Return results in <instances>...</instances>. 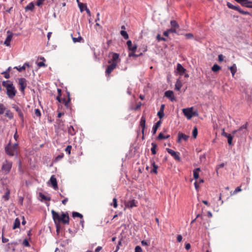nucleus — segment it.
<instances>
[{"mask_svg":"<svg viewBox=\"0 0 252 252\" xmlns=\"http://www.w3.org/2000/svg\"><path fill=\"white\" fill-rule=\"evenodd\" d=\"M53 219L56 225L57 229H58V225L60 222L64 224H68L69 222V217L67 212H62L61 215L52 210L51 211Z\"/></svg>","mask_w":252,"mask_h":252,"instance_id":"nucleus-1","label":"nucleus"},{"mask_svg":"<svg viewBox=\"0 0 252 252\" xmlns=\"http://www.w3.org/2000/svg\"><path fill=\"white\" fill-rule=\"evenodd\" d=\"M2 85L6 89V94L11 99L14 98L17 93L12 83H10L9 81H4L2 82Z\"/></svg>","mask_w":252,"mask_h":252,"instance_id":"nucleus-2","label":"nucleus"},{"mask_svg":"<svg viewBox=\"0 0 252 252\" xmlns=\"http://www.w3.org/2000/svg\"><path fill=\"white\" fill-rule=\"evenodd\" d=\"M248 123L246 122V124L242 126L238 129L233 131L232 133L235 136L239 138H242L245 137L247 134V126Z\"/></svg>","mask_w":252,"mask_h":252,"instance_id":"nucleus-3","label":"nucleus"},{"mask_svg":"<svg viewBox=\"0 0 252 252\" xmlns=\"http://www.w3.org/2000/svg\"><path fill=\"white\" fill-rule=\"evenodd\" d=\"M18 149V144L15 143L12 145L9 144L5 148L6 154L10 156H12L15 153L17 152Z\"/></svg>","mask_w":252,"mask_h":252,"instance_id":"nucleus-4","label":"nucleus"},{"mask_svg":"<svg viewBox=\"0 0 252 252\" xmlns=\"http://www.w3.org/2000/svg\"><path fill=\"white\" fill-rule=\"evenodd\" d=\"M226 5H227V6H228V7L229 8L237 10V11H238L239 12H240L241 14H242L243 15H251V14H250V12H247V11H244V10H242L239 7V6L233 5L232 4H231L229 2H227Z\"/></svg>","mask_w":252,"mask_h":252,"instance_id":"nucleus-5","label":"nucleus"},{"mask_svg":"<svg viewBox=\"0 0 252 252\" xmlns=\"http://www.w3.org/2000/svg\"><path fill=\"white\" fill-rule=\"evenodd\" d=\"M12 166V162L10 161L6 160L3 163L1 169L7 174L9 173Z\"/></svg>","mask_w":252,"mask_h":252,"instance_id":"nucleus-6","label":"nucleus"},{"mask_svg":"<svg viewBox=\"0 0 252 252\" xmlns=\"http://www.w3.org/2000/svg\"><path fill=\"white\" fill-rule=\"evenodd\" d=\"M183 112L184 115L189 120L190 119L193 117V116L195 115V113L193 112L192 107L184 108L183 109Z\"/></svg>","mask_w":252,"mask_h":252,"instance_id":"nucleus-7","label":"nucleus"},{"mask_svg":"<svg viewBox=\"0 0 252 252\" xmlns=\"http://www.w3.org/2000/svg\"><path fill=\"white\" fill-rule=\"evenodd\" d=\"M108 62L110 64L107 66L105 73L108 77H109L110 74L116 68L117 65L115 63H111L110 61H109Z\"/></svg>","mask_w":252,"mask_h":252,"instance_id":"nucleus-8","label":"nucleus"},{"mask_svg":"<svg viewBox=\"0 0 252 252\" xmlns=\"http://www.w3.org/2000/svg\"><path fill=\"white\" fill-rule=\"evenodd\" d=\"M12 107L17 112L20 119L21 121L23 122L24 121V116L21 109L18 105L15 104H12Z\"/></svg>","mask_w":252,"mask_h":252,"instance_id":"nucleus-9","label":"nucleus"},{"mask_svg":"<svg viewBox=\"0 0 252 252\" xmlns=\"http://www.w3.org/2000/svg\"><path fill=\"white\" fill-rule=\"evenodd\" d=\"M166 150L175 160H180V153L179 152H176L169 148H166Z\"/></svg>","mask_w":252,"mask_h":252,"instance_id":"nucleus-10","label":"nucleus"},{"mask_svg":"<svg viewBox=\"0 0 252 252\" xmlns=\"http://www.w3.org/2000/svg\"><path fill=\"white\" fill-rule=\"evenodd\" d=\"M19 90L24 93L25 88L27 87V81L25 78H21L19 79Z\"/></svg>","mask_w":252,"mask_h":252,"instance_id":"nucleus-11","label":"nucleus"},{"mask_svg":"<svg viewBox=\"0 0 252 252\" xmlns=\"http://www.w3.org/2000/svg\"><path fill=\"white\" fill-rule=\"evenodd\" d=\"M139 126L142 128L141 132L143 134L142 139H143L144 138V130L146 127V118L144 116H142L141 118Z\"/></svg>","mask_w":252,"mask_h":252,"instance_id":"nucleus-12","label":"nucleus"},{"mask_svg":"<svg viewBox=\"0 0 252 252\" xmlns=\"http://www.w3.org/2000/svg\"><path fill=\"white\" fill-rule=\"evenodd\" d=\"M189 138V136L183 133L179 132L178 134V139L177 142L178 143H181L182 140L185 141H187Z\"/></svg>","mask_w":252,"mask_h":252,"instance_id":"nucleus-13","label":"nucleus"},{"mask_svg":"<svg viewBox=\"0 0 252 252\" xmlns=\"http://www.w3.org/2000/svg\"><path fill=\"white\" fill-rule=\"evenodd\" d=\"M150 163L151 165L153 166V169H151L150 171V173H154L155 174H157L158 169V165L156 164L155 162L153 159L150 160Z\"/></svg>","mask_w":252,"mask_h":252,"instance_id":"nucleus-14","label":"nucleus"},{"mask_svg":"<svg viewBox=\"0 0 252 252\" xmlns=\"http://www.w3.org/2000/svg\"><path fill=\"white\" fill-rule=\"evenodd\" d=\"M164 96L169 98L171 101H173L175 100L173 92L172 91H166L164 93Z\"/></svg>","mask_w":252,"mask_h":252,"instance_id":"nucleus-15","label":"nucleus"},{"mask_svg":"<svg viewBox=\"0 0 252 252\" xmlns=\"http://www.w3.org/2000/svg\"><path fill=\"white\" fill-rule=\"evenodd\" d=\"M50 182L51 183L52 187L55 189H58V184L57 182V179L55 176V175H52L50 179Z\"/></svg>","mask_w":252,"mask_h":252,"instance_id":"nucleus-16","label":"nucleus"},{"mask_svg":"<svg viewBox=\"0 0 252 252\" xmlns=\"http://www.w3.org/2000/svg\"><path fill=\"white\" fill-rule=\"evenodd\" d=\"M126 44L127 45L128 50L131 51V52H135L137 49V45H132V42L131 40H128L126 42Z\"/></svg>","mask_w":252,"mask_h":252,"instance_id":"nucleus-17","label":"nucleus"},{"mask_svg":"<svg viewBox=\"0 0 252 252\" xmlns=\"http://www.w3.org/2000/svg\"><path fill=\"white\" fill-rule=\"evenodd\" d=\"M7 33L8 34L7 35L6 38L4 41V44L7 46H9L10 44V41L13 37V34L10 31H8Z\"/></svg>","mask_w":252,"mask_h":252,"instance_id":"nucleus-18","label":"nucleus"},{"mask_svg":"<svg viewBox=\"0 0 252 252\" xmlns=\"http://www.w3.org/2000/svg\"><path fill=\"white\" fill-rule=\"evenodd\" d=\"M177 70L180 75H183L186 71V69L180 63L177 64Z\"/></svg>","mask_w":252,"mask_h":252,"instance_id":"nucleus-19","label":"nucleus"},{"mask_svg":"<svg viewBox=\"0 0 252 252\" xmlns=\"http://www.w3.org/2000/svg\"><path fill=\"white\" fill-rule=\"evenodd\" d=\"M70 101V99L69 97L68 96L67 99H66L65 98H62L61 97V100H60V101H59V102L64 104V105L66 106V107L68 108L69 107Z\"/></svg>","mask_w":252,"mask_h":252,"instance_id":"nucleus-20","label":"nucleus"},{"mask_svg":"<svg viewBox=\"0 0 252 252\" xmlns=\"http://www.w3.org/2000/svg\"><path fill=\"white\" fill-rule=\"evenodd\" d=\"M161 124V121L160 120L157 122L156 124L153 126L152 132L153 135H155L157 131L158 128L160 126Z\"/></svg>","mask_w":252,"mask_h":252,"instance_id":"nucleus-21","label":"nucleus"},{"mask_svg":"<svg viewBox=\"0 0 252 252\" xmlns=\"http://www.w3.org/2000/svg\"><path fill=\"white\" fill-rule=\"evenodd\" d=\"M30 66V64L28 63H26L24 64L22 66H19V67L15 66L14 68L17 69L19 71L21 72L26 69V67H29Z\"/></svg>","mask_w":252,"mask_h":252,"instance_id":"nucleus-22","label":"nucleus"},{"mask_svg":"<svg viewBox=\"0 0 252 252\" xmlns=\"http://www.w3.org/2000/svg\"><path fill=\"white\" fill-rule=\"evenodd\" d=\"M170 25L171 26V29L175 31L179 28V25L175 20H171L170 21Z\"/></svg>","mask_w":252,"mask_h":252,"instance_id":"nucleus-23","label":"nucleus"},{"mask_svg":"<svg viewBox=\"0 0 252 252\" xmlns=\"http://www.w3.org/2000/svg\"><path fill=\"white\" fill-rule=\"evenodd\" d=\"M34 8V4L33 2H30L27 6L25 8L26 11H33Z\"/></svg>","mask_w":252,"mask_h":252,"instance_id":"nucleus-24","label":"nucleus"},{"mask_svg":"<svg viewBox=\"0 0 252 252\" xmlns=\"http://www.w3.org/2000/svg\"><path fill=\"white\" fill-rule=\"evenodd\" d=\"M230 70L232 76H234L237 71V67L236 64L234 63L232 66L228 67Z\"/></svg>","mask_w":252,"mask_h":252,"instance_id":"nucleus-25","label":"nucleus"},{"mask_svg":"<svg viewBox=\"0 0 252 252\" xmlns=\"http://www.w3.org/2000/svg\"><path fill=\"white\" fill-rule=\"evenodd\" d=\"M119 58V55L117 53H113L112 56V59L111 60V63H115L116 64H118V61Z\"/></svg>","mask_w":252,"mask_h":252,"instance_id":"nucleus-26","label":"nucleus"},{"mask_svg":"<svg viewBox=\"0 0 252 252\" xmlns=\"http://www.w3.org/2000/svg\"><path fill=\"white\" fill-rule=\"evenodd\" d=\"M200 171L199 168H197L193 171V175L194 179L197 180L199 178V172Z\"/></svg>","mask_w":252,"mask_h":252,"instance_id":"nucleus-27","label":"nucleus"},{"mask_svg":"<svg viewBox=\"0 0 252 252\" xmlns=\"http://www.w3.org/2000/svg\"><path fill=\"white\" fill-rule=\"evenodd\" d=\"M10 197V190L8 189H6V191L4 194L2 196V198L5 201H8Z\"/></svg>","mask_w":252,"mask_h":252,"instance_id":"nucleus-28","label":"nucleus"},{"mask_svg":"<svg viewBox=\"0 0 252 252\" xmlns=\"http://www.w3.org/2000/svg\"><path fill=\"white\" fill-rule=\"evenodd\" d=\"M152 145V148L151 149V151L152 152V154L153 155H156L157 154V151L156 149L158 147V146L156 143L153 142L151 144Z\"/></svg>","mask_w":252,"mask_h":252,"instance_id":"nucleus-29","label":"nucleus"},{"mask_svg":"<svg viewBox=\"0 0 252 252\" xmlns=\"http://www.w3.org/2000/svg\"><path fill=\"white\" fill-rule=\"evenodd\" d=\"M20 225V220L19 219L16 218L14 222V224L13 226V229H15L16 228H19Z\"/></svg>","mask_w":252,"mask_h":252,"instance_id":"nucleus-30","label":"nucleus"},{"mask_svg":"<svg viewBox=\"0 0 252 252\" xmlns=\"http://www.w3.org/2000/svg\"><path fill=\"white\" fill-rule=\"evenodd\" d=\"M177 31H175L173 29H171V28L164 32L163 35L165 36H168L169 34L170 33H176Z\"/></svg>","mask_w":252,"mask_h":252,"instance_id":"nucleus-31","label":"nucleus"},{"mask_svg":"<svg viewBox=\"0 0 252 252\" xmlns=\"http://www.w3.org/2000/svg\"><path fill=\"white\" fill-rule=\"evenodd\" d=\"M72 39L74 43L83 42L84 41L83 38L81 36H79L77 38L72 36Z\"/></svg>","mask_w":252,"mask_h":252,"instance_id":"nucleus-32","label":"nucleus"},{"mask_svg":"<svg viewBox=\"0 0 252 252\" xmlns=\"http://www.w3.org/2000/svg\"><path fill=\"white\" fill-rule=\"evenodd\" d=\"M182 86V83L179 79H178L175 84V89L179 91Z\"/></svg>","mask_w":252,"mask_h":252,"instance_id":"nucleus-33","label":"nucleus"},{"mask_svg":"<svg viewBox=\"0 0 252 252\" xmlns=\"http://www.w3.org/2000/svg\"><path fill=\"white\" fill-rule=\"evenodd\" d=\"M5 116L8 117L10 120L13 118V114L9 110H6Z\"/></svg>","mask_w":252,"mask_h":252,"instance_id":"nucleus-34","label":"nucleus"},{"mask_svg":"<svg viewBox=\"0 0 252 252\" xmlns=\"http://www.w3.org/2000/svg\"><path fill=\"white\" fill-rule=\"evenodd\" d=\"M68 132L70 135H74L75 134L76 131L74 127L72 126H70L68 128Z\"/></svg>","mask_w":252,"mask_h":252,"instance_id":"nucleus-35","label":"nucleus"},{"mask_svg":"<svg viewBox=\"0 0 252 252\" xmlns=\"http://www.w3.org/2000/svg\"><path fill=\"white\" fill-rule=\"evenodd\" d=\"M135 52H134V51L129 52L128 54V57L136 58V57H138L139 56H141L143 55L142 53H140L139 54H135Z\"/></svg>","mask_w":252,"mask_h":252,"instance_id":"nucleus-36","label":"nucleus"},{"mask_svg":"<svg viewBox=\"0 0 252 252\" xmlns=\"http://www.w3.org/2000/svg\"><path fill=\"white\" fill-rule=\"evenodd\" d=\"M136 206V205H135L134 200H132L128 201L126 204V206L127 207L130 208H132V207H135Z\"/></svg>","mask_w":252,"mask_h":252,"instance_id":"nucleus-37","label":"nucleus"},{"mask_svg":"<svg viewBox=\"0 0 252 252\" xmlns=\"http://www.w3.org/2000/svg\"><path fill=\"white\" fill-rule=\"evenodd\" d=\"M40 59L41 60H42L43 62L38 63H37L38 66L39 67H45V66H46V65L44 63V62L45 61V59H44V58L41 57L40 58Z\"/></svg>","mask_w":252,"mask_h":252,"instance_id":"nucleus-38","label":"nucleus"},{"mask_svg":"<svg viewBox=\"0 0 252 252\" xmlns=\"http://www.w3.org/2000/svg\"><path fill=\"white\" fill-rule=\"evenodd\" d=\"M169 137H170L169 135H167L166 136H164L163 134L162 133H160L158 134V136L157 137V139H158V140H161V139H167Z\"/></svg>","mask_w":252,"mask_h":252,"instance_id":"nucleus-39","label":"nucleus"},{"mask_svg":"<svg viewBox=\"0 0 252 252\" xmlns=\"http://www.w3.org/2000/svg\"><path fill=\"white\" fill-rule=\"evenodd\" d=\"M221 69L220 67L217 64H215L212 67V70L214 72H217Z\"/></svg>","mask_w":252,"mask_h":252,"instance_id":"nucleus-40","label":"nucleus"},{"mask_svg":"<svg viewBox=\"0 0 252 252\" xmlns=\"http://www.w3.org/2000/svg\"><path fill=\"white\" fill-rule=\"evenodd\" d=\"M6 110V107L2 103H0V115L4 113Z\"/></svg>","mask_w":252,"mask_h":252,"instance_id":"nucleus-41","label":"nucleus"},{"mask_svg":"<svg viewBox=\"0 0 252 252\" xmlns=\"http://www.w3.org/2000/svg\"><path fill=\"white\" fill-rule=\"evenodd\" d=\"M78 6L80 8L81 12L83 11L84 9L86 8V7H87V6L85 4H84L81 2H78Z\"/></svg>","mask_w":252,"mask_h":252,"instance_id":"nucleus-42","label":"nucleus"},{"mask_svg":"<svg viewBox=\"0 0 252 252\" xmlns=\"http://www.w3.org/2000/svg\"><path fill=\"white\" fill-rule=\"evenodd\" d=\"M39 196L41 197V198L42 200H44L45 201H50L51 199L50 197H47L41 193H40Z\"/></svg>","mask_w":252,"mask_h":252,"instance_id":"nucleus-43","label":"nucleus"},{"mask_svg":"<svg viewBox=\"0 0 252 252\" xmlns=\"http://www.w3.org/2000/svg\"><path fill=\"white\" fill-rule=\"evenodd\" d=\"M192 133L193 137L196 138L198 133L197 128L196 126L193 127Z\"/></svg>","mask_w":252,"mask_h":252,"instance_id":"nucleus-44","label":"nucleus"},{"mask_svg":"<svg viewBox=\"0 0 252 252\" xmlns=\"http://www.w3.org/2000/svg\"><path fill=\"white\" fill-rule=\"evenodd\" d=\"M72 217L73 218L78 217L81 219L83 218V215L78 212H73L72 213Z\"/></svg>","mask_w":252,"mask_h":252,"instance_id":"nucleus-45","label":"nucleus"},{"mask_svg":"<svg viewBox=\"0 0 252 252\" xmlns=\"http://www.w3.org/2000/svg\"><path fill=\"white\" fill-rule=\"evenodd\" d=\"M242 190L241 189V186L237 187L234 191H231L230 192L231 195H233L236 194L237 192H240Z\"/></svg>","mask_w":252,"mask_h":252,"instance_id":"nucleus-46","label":"nucleus"},{"mask_svg":"<svg viewBox=\"0 0 252 252\" xmlns=\"http://www.w3.org/2000/svg\"><path fill=\"white\" fill-rule=\"evenodd\" d=\"M121 34L124 37L125 39H127L128 38V35L126 32L125 31H121Z\"/></svg>","mask_w":252,"mask_h":252,"instance_id":"nucleus-47","label":"nucleus"},{"mask_svg":"<svg viewBox=\"0 0 252 252\" xmlns=\"http://www.w3.org/2000/svg\"><path fill=\"white\" fill-rule=\"evenodd\" d=\"M243 6H245L248 8H252V1H249L248 0V1H247L246 3L243 4Z\"/></svg>","mask_w":252,"mask_h":252,"instance_id":"nucleus-48","label":"nucleus"},{"mask_svg":"<svg viewBox=\"0 0 252 252\" xmlns=\"http://www.w3.org/2000/svg\"><path fill=\"white\" fill-rule=\"evenodd\" d=\"M111 205H113L115 208H117L118 204H117V199L116 198H113V203L111 204Z\"/></svg>","mask_w":252,"mask_h":252,"instance_id":"nucleus-49","label":"nucleus"},{"mask_svg":"<svg viewBox=\"0 0 252 252\" xmlns=\"http://www.w3.org/2000/svg\"><path fill=\"white\" fill-rule=\"evenodd\" d=\"M57 91H58V96H57L56 99H57V100L58 101H60V100H61V96L62 90H61V89H58Z\"/></svg>","mask_w":252,"mask_h":252,"instance_id":"nucleus-50","label":"nucleus"},{"mask_svg":"<svg viewBox=\"0 0 252 252\" xmlns=\"http://www.w3.org/2000/svg\"><path fill=\"white\" fill-rule=\"evenodd\" d=\"M157 39L158 41H166V39L165 38H164V37H161L160 35L159 34H158L157 35Z\"/></svg>","mask_w":252,"mask_h":252,"instance_id":"nucleus-51","label":"nucleus"},{"mask_svg":"<svg viewBox=\"0 0 252 252\" xmlns=\"http://www.w3.org/2000/svg\"><path fill=\"white\" fill-rule=\"evenodd\" d=\"M34 115L37 117H40L41 116V113L38 109H36L34 110Z\"/></svg>","mask_w":252,"mask_h":252,"instance_id":"nucleus-52","label":"nucleus"},{"mask_svg":"<svg viewBox=\"0 0 252 252\" xmlns=\"http://www.w3.org/2000/svg\"><path fill=\"white\" fill-rule=\"evenodd\" d=\"M4 229L2 230V242L5 243L8 241V239L3 237Z\"/></svg>","mask_w":252,"mask_h":252,"instance_id":"nucleus-53","label":"nucleus"},{"mask_svg":"<svg viewBox=\"0 0 252 252\" xmlns=\"http://www.w3.org/2000/svg\"><path fill=\"white\" fill-rule=\"evenodd\" d=\"M45 0H37L36 5L38 7H40L43 4V1Z\"/></svg>","mask_w":252,"mask_h":252,"instance_id":"nucleus-54","label":"nucleus"},{"mask_svg":"<svg viewBox=\"0 0 252 252\" xmlns=\"http://www.w3.org/2000/svg\"><path fill=\"white\" fill-rule=\"evenodd\" d=\"M227 140H228V143L229 145H231L232 144V139H233V137L231 135V134H230L227 137Z\"/></svg>","mask_w":252,"mask_h":252,"instance_id":"nucleus-55","label":"nucleus"},{"mask_svg":"<svg viewBox=\"0 0 252 252\" xmlns=\"http://www.w3.org/2000/svg\"><path fill=\"white\" fill-rule=\"evenodd\" d=\"M158 117L161 119L164 116V111H159L157 114Z\"/></svg>","mask_w":252,"mask_h":252,"instance_id":"nucleus-56","label":"nucleus"},{"mask_svg":"<svg viewBox=\"0 0 252 252\" xmlns=\"http://www.w3.org/2000/svg\"><path fill=\"white\" fill-rule=\"evenodd\" d=\"M2 74L4 75V77L6 78V79H9V77H10V75H9V73L8 72V71H4L3 72H2Z\"/></svg>","mask_w":252,"mask_h":252,"instance_id":"nucleus-57","label":"nucleus"},{"mask_svg":"<svg viewBox=\"0 0 252 252\" xmlns=\"http://www.w3.org/2000/svg\"><path fill=\"white\" fill-rule=\"evenodd\" d=\"M71 148H72L71 146L68 145L66 147V148L65 149V152H66L68 154V155L70 154Z\"/></svg>","mask_w":252,"mask_h":252,"instance_id":"nucleus-58","label":"nucleus"},{"mask_svg":"<svg viewBox=\"0 0 252 252\" xmlns=\"http://www.w3.org/2000/svg\"><path fill=\"white\" fill-rule=\"evenodd\" d=\"M200 218L201 220H203V217H202V216L201 215H200V214H198L197 216H196V217L195 219H194V220H192L191 221V224L194 223L196 220L198 218Z\"/></svg>","mask_w":252,"mask_h":252,"instance_id":"nucleus-59","label":"nucleus"},{"mask_svg":"<svg viewBox=\"0 0 252 252\" xmlns=\"http://www.w3.org/2000/svg\"><path fill=\"white\" fill-rule=\"evenodd\" d=\"M237 2L240 3L242 6H243V4L246 3L247 1H248V0H235Z\"/></svg>","mask_w":252,"mask_h":252,"instance_id":"nucleus-60","label":"nucleus"},{"mask_svg":"<svg viewBox=\"0 0 252 252\" xmlns=\"http://www.w3.org/2000/svg\"><path fill=\"white\" fill-rule=\"evenodd\" d=\"M135 252H142V249L139 246H137L135 248Z\"/></svg>","mask_w":252,"mask_h":252,"instance_id":"nucleus-61","label":"nucleus"},{"mask_svg":"<svg viewBox=\"0 0 252 252\" xmlns=\"http://www.w3.org/2000/svg\"><path fill=\"white\" fill-rule=\"evenodd\" d=\"M23 244L24 246H26V247H29L30 246V244H29L28 241L27 239H25L23 241Z\"/></svg>","mask_w":252,"mask_h":252,"instance_id":"nucleus-62","label":"nucleus"},{"mask_svg":"<svg viewBox=\"0 0 252 252\" xmlns=\"http://www.w3.org/2000/svg\"><path fill=\"white\" fill-rule=\"evenodd\" d=\"M185 36L187 38L189 39V38H192L193 37V35L192 33H187L185 34Z\"/></svg>","mask_w":252,"mask_h":252,"instance_id":"nucleus-63","label":"nucleus"},{"mask_svg":"<svg viewBox=\"0 0 252 252\" xmlns=\"http://www.w3.org/2000/svg\"><path fill=\"white\" fill-rule=\"evenodd\" d=\"M218 60L220 62L223 61V56L222 55L220 54V55H219V56H218Z\"/></svg>","mask_w":252,"mask_h":252,"instance_id":"nucleus-64","label":"nucleus"}]
</instances>
